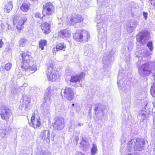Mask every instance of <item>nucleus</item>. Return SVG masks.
Here are the masks:
<instances>
[{
	"label": "nucleus",
	"mask_w": 155,
	"mask_h": 155,
	"mask_svg": "<svg viewBox=\"0 0 155 155\" xmlns=\"http://www.w3.org/2000/svg\"><path fill=\"white\" fill-rule=\"evenodd\" d=\"M124 74L120 71L118 76L117 84L121 93L127 95L130 94L131 89V83L130 81H127L125 84L124 82Z\"/></svg>",
	"instance_id": "obj_1"
},
{
	"label": "nucleus",
	"mask_w": 155,
	"mask_h": 155,
	"mask_svg": "<svg viewBox=\"0 0 155 155\" xmlns=\"http://www.w3.org/2000/svg\"><path fill=\"white\" fill-rule=\"evenodd\" d=\"M30 54V53L29 52L21 54L23 61L21 68L25 71L35 72L37 70V67L35 65H34L33 61H31Z\"/></svg>",
	"instance_id": "obj_2"
},
{
	"label": "nucleus",
	"mask_w": 155,
	"mask_h": 155,
	"mask_svg": "<svg viewBox=\"0 0 155 155\" xmlns=\"http://www.w3.org/2000/svg\"><path fill=\"white\" fill-rule=\"evenodd\" d=\"M145 144V142L143 139H133L128 143L127 148L129 151L134 150L140 151L143 149Z\"/></svg>",
	"instance_id": "obj_3"
},
{
	"label": "nucleus",
	"mask_w": 155,
	"mask_h": 155,
	"mask_svg": "<svg viewBox=\"0 0 155 155\" xmlns=\"http://www.w3.org/2000/svg\"><path fill=\"white\" fill-rule=\"evenodd\" d=\"M152 70H155V62L150 61L142 64L139 68V74L142 76L147 75L152 72Z\"/></svg>",
	"instance_id": "obj_4"
},
{
	"label": "nucleus",
	"mask_w": 155,
	"mask_h": 155,
	"mask_svg": "<svg viewBox=\"0 0 155 155\" xmlns=\"http://www.w3.org/2000/svg\"><path fill=\"white\" fill-rule=\"evenodd\" d=\"M46 73L47 79L49 81H54L60 77L58 71L51 64L48 65Z\"/></svg>",
	"instance_id": "obj_5"
},
{
	"label": "nucleus",
	"mask_w": 155,
	"mask_h": 155,
	"mask_svg": "<svg viewBox=\"0 0 155 155\" xmlns=\"http://www.w3.org/2000/svg\"><path fill=\"white\" fill-rule=\"evenodd\" d=\"M54 11V7L51 2H48L43 5L42 13L44 16L52 15Z\"/></svg>",
	"instance_id": "obj_6"
},
{
	"label": "nucleus",
	"mask_w": 155,
	"mask_h": 155,
	"mask_svg": "<svg viewBox=\"0 0 155 155\" xmlns=\"http://www.w3.org/2000/svg\"><path fill=\"white\" fill-rule=\"evenodd\" d=\"M150 37V33L147 31H143L139 33L137 36V40L138 42L143 45L146 44Z\"/></svg>",
	"instance_id": "obj_7"
},
{
	"label": "nucleus",
	"mask_w": 155,
	"mask_h": 155,
	"mask_svg": "<svg viewBox=\"0 0 155 155\" xmlns=\"http://www.w3.org/2000/svg\"><path fill=\"white\" fill-rule=\"evenodd\" d=\"M84 73L82 72L80 75L71 76L70 79L71 85L75 87L81 86L80 81L84 78Z\"/></svg>",
	"instance_id": "obj_8"
},
{
	"label": "nucleus",
	"mask_w": 155,
	"mask_h": 155,
	"mask_svg": "<svg viewBox=\"0 0 155 155\" xmlns=\"http://www.w3.org/2000/svg\"><path fill=\"white\" fill-rule=\"evenodd\" d=\"M18 18V16H15L13 18V24L14 25H16V28L17 29L21 30L23 28V25L27 20V18L25 16H23L20 20Z\"/></svg>",
	"instance_id": "obj_9"
},
{
	"label": "nucleus",
	"mask_w": 155,
	"mask_h": 155,
	"mask_svg": "<svg viewBox=\"0 0 155 155\" xmlns=\"http://www.w3.org/2000/svg\"><path fill=\"white\" fill-rule=\"evenodd\" d=\"M61 94L62 96H64L68 100L71 101L74 98V92L71 88L66 87L61 89Z\"/></svg>",
	"instance_id": "obj_10"
},
{
	"label": "nucleus",
	"mask_w": 155,
	"mask_h": 155,
	"mask_svg": "<svg viewBox=\"0 0 155 155\" xmlns=\"http://www.w3.org/2000/svg\"><path fill=\"white\" fill-rule=\"evenodd\" d=\"M31 99L27 96H24L22 97L21 101V104L19 108L21 110H27L29 109L30 105Z\"/></svg>",
	"instance_id": "obj_11"
},
{
	"label": "nucleus",
	"mask_w": 155,
	"mask_h": 155,
	"mask_svg": "<svg viewBox=\"0 0 155 155\" xmlns=\"http://www.w3.org/2000/svg\"><path fill=\"white\" fill-rule=\"evenodd\" d=\"M54 122L53 124V127L55 130H59L64 127V120L62 118L55 117L54 119Z\"/></svg>",
	"instance_id": "obj_12"
},
{
	"label": "nucleus",
	"mask_w": 155,
	"mask_h": 155,
	"mask_svg": "<svg viewBox=\"0 0 155 155\" xmlns=\"http://www.w3.org/2000/svg\"><path fill=\"white\" fill-rule=\"evenodd\" d=\"M41 124L40 117L37 114L33 113L31 118V121L29 123L30 126L36 128L40 127Z\"/></svg>",
	"instance_id": "obj_13"
},
{
	"label": "nucleus",
	"mask_w": 155,
	"mask_h": 155,
	"mask_svg": "<svg viewBox=\"0 0 155 155\" xmlns=\"http://www.w3.org/2000/svg\"><path fill=\"white\" fill-rule=\"evenodd\" d=\"M83 20V18L80 15H74L68 17L67 23L69 25H71L82 22Z\"/></svg>",
	"instance_id": "obj_14"
},
{
	"label": "nucleus",
	"mask_w": 155,
	"mask_h": 155,
	"mask_svg": "<svg viewBox=\"0 0 155 155\" xmlns=\"http://www.w3.org/2000/svg\"><path fill=\"white\" fill-rule=\"evenodd\" d=\"M101 21V22L98 21L97 22V28L99 29L98 36L99 38L102 39L107 37V32L103 28V21Z\"/></svg>",
	"instance_id": "obj_15"
},
{
	"label": "nucleus",
	"mask_w": 155,
	"mask_h": 155,
	"mask_svg": "<svg viewBox=\"0 0 155 155\" xmlns=\"http://www.w3.org/2000/svg\"><path fill=\"white\" fill-rule=\"evenodd\" d=\"M0 114L2 119L6 121L8 120L11 115L10 110L7 109H1Z\"/></svg>",
	"instance_id": "obj_16"
},
{
	"label": "nucleus",
	"mask_w": 155,
	"mask_h": 155,
	"mask_svg": "<svg viewBox=\"0 0 155 155\" xmlns=\"http://www.w3.org/2000/svg\"><path fill=\"white\" fill-rule=\"evenodd\" d=\"M51 87L50 86L47 88L44 96V101L45 102L47 103L48 104L51 102Z\"/></svg>",
	"instance_id": "obj_17"
},
{
	"label": "nucleus",
	"mask_w": 155,
	"mask_h": 155,
	"mask_svg": "<svg viewBox=\"0 0 155 155\" xmlns=\"http://www.w3.org/2000/svg\"><path fill=\"white\" fill-rule=\"evenodd\" d=\"M50 131L49 130H44L42 131L41 133L40 136L42 139L45 140L47 143H49L50 142Z\"/></svg>",
	"instance_id": "obj_18"
},
{
	"label": "nucleus",
	"mask_w": 155,
	"mask_h": 155,
	"mask_svg": "<svg viewBox=\"0 0 155 155\" xmlns=\"http://www.w3.org/2000/svg\"><path fill=\"white\" fill-rule=\"evenodd\" d=\"M138 25L137 21L135 20H132L130 24H128L126 27L127 31L130 33L133 32V30Z\"/></svg>",
	"instance_id": "obj_19"
},
{
	"label": "nucleus",
	"mask_w": 155,
	"mask_h": 155,
	"mask_svg": "<svg viewBox=\"0 0 155 155\" xmlns=\"http://www.w3.org/2000/svg\"><path fill=\"white\" fill-rule=\"evenodd\" d=\"M58 35L61 37L68 38L71 36V31L69 30L65 29L59 32Z\"/></svg>",
	"instance_id": "obj_20"
},
{
	"label": "nucleus",
	"mask_w": 155,
	"mask_h": 155,
	"mask_svg": "<svg viewBox=\"0 0 155 155\" xmlns=\"http://www.w3.org/2000/svg\"><path fill=\"white\" fill-rule=\"evenodd\" d=\"M13 7L12 1H8L5 4L4 8V11L7 13H8L12 10Z\"/></svg>",
	"instance_id": "obj_21"
},
{
	"label": "nucleus",
	"mask_w": 155,
	"mask_h": 155,
	"mask_svg": "<svg viewBox=\"0 0 155 155\" xmlns=\"http://www.w3.org/2000/svg\"><path fill=\"white\" fill-rule=\"evenodd\" d=\"M41 28L45 34H48L50 31V25L48 23H45L41 25Z\"/></svg>",
	"instance_id": "obj_22"
},
{
	"label": "nucleus",
	"mask_w": 155,
	"mask_h": 155,
	"mask_svg": "<svg viewBox=\"0 0 155 155\" xmlns=\"http://www.w3.org/2000/svg\"><path fill=\"white\" fill-rule=\"evenodd\" d=\"M90 35L89 32L86 31H81V38L82 41H87L89 40Z\"/></svg>",
	"instance_id": "obj_23"
},
{
	"label": "nucleus",
	"mask_w": 155,
	"mask_h": 155,
	"mask_svg": "<svg viewBox=\"0 0 155 155\" xmlns=\"http://www.w3.org/2000/svg\"><path fill=\"white\" fill-rule=\"evenodd\" d=\"M30 4L28 2H26L23 3L20 8L21 10L23 12H27L30 8Z\"/></svg>",
	"instance_id": "obj_24"
},
{
	"label": "nucleus",
	"mask_w": 155,
	"mask_h": 155,
	"mask_svg": "<svg viewBox=\"0 0 155 155\" xmlns=\"http://www.w3.org/2000/svg\"><path fill=\"white\" fill-rule=\"evenodd\" d=\"M73 38L75 40L78 41H82L81 38V31H78L73 35Z\"/></svg>",
	"instance_id": "obj_25"
},
{
	"label": "nucleus",
	"mask_w": 155,
	"mask_h": 155,
	"mask_svg": "<svg viewBox=\"0 0 155 155\" xmlns=\"http://www.w3.org/2000/svg\"><path fill=\"white\" fill-rule=\"evenodd\" d=\"M111 56H108V57L104 56L103 58V62L104 64V66L106 67L108 64H110V61L111 60Z\"/></svg>",
	"instance_id": "obj_26"
},
{
	"label": "nucleus",
	"mask_w": 155,
	"mask_h": 155,
	"mask_svg": "<svg viewBox=\"0 0 155 155\" xmlns=\"http://www.w3.org/2000/svg\"><path fill=\"white\" fill-rule=\"evenodd\" d=\"M47 45V41L45 40H42L39 41V47L41 50H43L44 47Z\"/></svg>",
	"instance_id": "obj_27"
},
{
	"label": "nucleus",
	"mask_w": 155,
	"mask_h": 155,
	"mask_svg": "<svg viewBox=\"0 0 155 155\" xmlns=\"http://www.w3.org/2000/svg\"><path fill=\"white\" fill-rule=\"evenodd\" d=\"M91 51V46L89 45L85 47L84 52L86 55L87 56L90 55Z\"/></svg>",
	"instance_id": "obj_28"
},
{
	"label": "nucleus",
	"mask_w": 155,
	"mask_h": 155,
	"mask_svg": "<svg viewBox=\"0 0 155 155\" xmlns=\"http://www.w3.org/2000/svg\"><path fill=\"white\" fill-rule=\"evenodd\" d=\"M147 47L148 48L149 50L153 51V45L152 42L151 41L147 42Z\"/></svg>",
	"instance_id": "obj_29"
},
{
	"label": "nucleus",
	"mask_w": 155,
	"mask_h": 155,
	"mask_svg": "<svg viewBox=\"0 0 155 155\" xmlns=\"http://www.w3.org/2000/svg\"><path fill=\"white\" fill-rule=\"evenodd\" d=\"M27 41L26 39L24 38H21L19 40V44L21 47H24L27 44Z\"/></svg>",
	"instance_id": "obj_30"
},
{
	"label": "nucleus",
	"mask_w": 155,
	"mask_h": 155,
	"mask_svg": "<svg viewBox=\"0 0 155 155\" xmlns=\"http://www.w3.org/2000/svg\"><path fill=\"white\" fill-rule=\"evenodd\" d=\"M66 48V45L64 43H59L56 46V49L58 50H61Z\"/></svg>",
	"instance_id": "obj_31"
},
{
	"label": "nucleus",
	"mask_w": 155,
	"mask_h": 155,
	"mask_svg": "<svg viewBox=\"0 0 155 155\" xmlns=\"http://www.w3.org/2000/svg\"><path fill=\"white\" fill-rule=\"evenodd\" d=\"M139 116L141 117V119L143 120L147 117V113L146 111L141 110L139 111Z\"/></svg>",
	"instance_id": "obj_32"
},
{
	"label": "nucleus",
	"mask_w": 155,
	"mask_h": 155,
	"mask_svg": "<svg viewBox=\"0 0 155 155\" xmlns=\"http://www.w3.org/2000/svg\"><path fill=\"white\" fill-rule=\"evenodd\" d=\"M97 150V146L94 144L91 150V153L92 155H94Z\"/></svg>",
	"instance_id": "obj_33"
},
{
	"label": "nucleus",
	"mask_w": 155,
	"mask_h": 155,
	"mask_svg": "<svg viewBox=\"0 0 155 155\" xmlns=\"http://www.w3.org/2000/svg\"><path fill=\"white\" fill-rule=\"evenodd\" d=\"M80 132L78 131H76L74 134V142L76 144H77L79 140L78 136L79 135Z\"/></svg>",
	"instance_id": "obj_34"
},
{
	"label": "nucleus",
	"mask_w": 155,
	"mask_h": 155,
	"mask_svg": "<svg viewBox=\"0 0 155 155\" xmlns=\"http://www.w3.org/2000/svg\"><path fill=\"white\" fill-rule=\"evenodd\" d=\"M6 129H2L0 130V138H3L6 135Z\"/></svg>",
	"instance_id": "obj_35"
},
{
	"label": "nucleus",
	"mask_w": 155,
	"mask_h": 155,
	"mask_svg": "<svg viewBox=\"0 0 155 155\" xmlns=\"http://www.w3.org/2000/svg\"><path fill=\"white\" fill-rule=\"evenodd\" d=\"M151 94L153 97H155V83L152 86L150 90Z\"/></svg>",
	"instance_id": "obj_36"
},
{
	"label": "nucleus",
	"mask_w": 155,
	"mask_h": 155,
	"mask_svg": "<svg viewBox=\"0 0 155 155\" xmlns=\"http://www.w3.org/2000/svg\"><path fill=\"white\" fill-rule=\"evenodd\" d=\"M49 107H48L47 109L45 108L44 109L43 113L45 116H48L49 114Z\"/></svg>",
	"instance_id": "obj_37"
},
{
	"label": "nucleus",
	"mask_w": 155,
	"mask_h": 155,
	"mask_svg": "<svg viewBox=\"0 0 155 155\" xmlns=\"http://www.w3.org/2000/svg\"><path fill=\"white\" fill-rule=\"evenodd\" d=\"M12 66V64L10 63H8L6 64L5 66V68L7 71H9Z\"/></svg>",
	"instance_id": "obj_38"
},
{
	"label": "nucleus",
	"mask_w": 155,
	"mask_h": 155,
	"mask_svg": "<svg viewBox=\"0 0 155 155\" xmlns=\"http://www.w3.org/2000/svg\"><path fill=\"white\" fill-rule=\"evenodd\" d=\"M153 52V51H151L150 50H145L144 52V53L145 55V56L146 57H149L152 55Z\"/></svg>",
	"instance_id": "obj_39"
},
{
	"label": "nucleus",
	"mask_w": 155,
	"mask_h": 155,
	"mask_svg": "<svg viewBox=\"0 0 155 155\" xmlns=\"http://www.w3.org/2000/svg\"><path fill=\"white\" fill-rule=\"evenodd\" d=\"M127 136L126 135H123L121 137V143H124L126 142V141L127 140Z\"/></svg>",
	"instance_id": "obj_40"
},
{
	"label": "nucleus",
	"mask_w": 155,
	"mask_h": 155,
	"mask_svg": "<svg viewBox=\"0 0 155 155\" xmlns=\"http://www.w3.org/2000/svg\"><path fill=\"white\" fill-rule=\"evenodd\" d=\"M18 91V88H13L12 90V93L13 94H16Z\"/></svg>",
	"instance_id": "obj_41"
},
{
	"label": "nucleus",
	"mask_w": 155,
	"mask_h": 155,
	"mask_svg": "<svg viewBox=\"0 0 155 155\" xmlns=\"http://www.w3.org/2000/svg\"><path fill=\"white\" fill-rule=\"evenodd\" d=\"M34 15L35 17L37 18H39L40 19H41V17L40 13L38 12H35L34 13Z\"/></svg>",
	"instance_id": "obj_42"
},
{
	"label": "nucleus",
	"mask_w": 155,
	"mask_h": 155,
	"mask_svg": "<svg viewBox=\"0 0 155 155\" xmlns=\"http://www.w3.org/2000/svg\"><path fill=\"white\" fill-rule=\"evenodd\" d=\"M148 13L147 12H143V18L145 20H147V17H148Z\"/></svg>",
	"instance_id": "obj_43"
},
{
	"label": "nucleus",
	"mask_w": 155,
	"mask_h": 155,
	"mask_svg": "<svg viewBox=\"0 0 155 155\" xmlns=\"http://www.w3.org/2000/svg\"><path fill=\"white\" fill-rule=\"evenodd\" d=\"M126 56H127V57L126 58V59L127 61H128L129 60H130V54L129 53H127L126 54Z\"/></svg>",
	"instance_id": "obj_44"
},
{
	"label": "nucleus",
	"mask_w": 155,
	"mask_h": 155,
	"mask_svg": "<svg viewBox=\"0 0 155 155\" xmlns=\"http://www.w3.org/2000/svg\"><path fill=\"white\" fill-rule=\"evenodd\" d=\"M99 106L98 105H96L95 106L94 108V111H95V113L96 114H97V111H99Z\"/></svg>",
	"instance_id": "obj_45"
},
{
	"label": "nucleus",
	"mask_w": 155,
	"mask_h": 155,
	"mask_svg": "<svg viewBox=\"0 0 155 155\" xmlns=\"http://www.w3.org/2000/svg\"><path fill=\"white\" fill-rule=\"evenodd\" d=\"M75 155H85L84 153L80 152H77L75 153Z\"/></svg>",
	"instance_id": "obj_46"
},
{
	"label": "nucleus",
	"mask_w": 155,
	"mask_h": 155,
	"mask_svg": "<svg viewBox=\"0 0 155 155\" xmlns=\"http://www.w3.org/2000/svg\"><path fill=\"white\" fill-rule=\"evenodd\" d=\"M58 49H56V48H54L52 49V52L53 53H55L57 51H58Z\"/></svg>",
	"instance_id": "obj_47"
},
{
	"label": "nucleus",
	"mask_w": 155,
	"mask_h": 155,
	"mask_svg": "<svg viewBox=\"0 0 155 155\" xmlns=\"http://www.w3.org/2000/svg\"><path fill=\"white\" fill-rule=\"evenodd\" d=\"M4 25L3 23L1 22H0V28H4Z\"/></svg>",
	"instance_id": "obj_48"
},
{
	"label": "nucleus",
	"mask_w": 155,
	"mask_h": 155,
	"mask_svg": "<svg viewBox=\"0 0 155 155\" xmlns=\"http://www.w3.org/2000/svg\"><path fill=\"white\" fill-rule=\"evenodd\" d=\"M3 44V43L2 41V40L0 39V48H1Z\"/></svg>",
	"instance_id": "obj_49"
},
{
	"label": "nucleus",
	"mask_w": 155,
	"mask_h": 155,
	"mask_svg": "<svg viewBox=\"0 0 155 155\" xmlns=\"http://www.w3.org/2000/svg\"><path fill=\"white\" fill-rule=\"evenodd\" d=\"M83 125V124H81V123H78L77 124V125L76 127H80L81 126H82Z\"/></svg>",
	"instance_id": "obj_50"
},
{
	"label": "nucleus",
	"mask_w": 155,
	"mask_h": 155,
	"mask_svg": "<svg viewBox=\"0 0 155 155\" xmlns=\"http://www.w3.org/2000/svg\"><path fill=\"white\" fill-rule=\"evenodd\" d=\"M133 155H140L139 154L137 153H131Z\"/></svg>",
	"instance_id": "obj_51"
},
{
	"label": "nucleus",
	"mask_w": 155,
	"mask_h": 155,
	"mask_svg": "<svg viewBox=\"0 0 155 155\" xmlns=\"http://www.w3.org/2000/svg\"><path fill=\"white\" fill-rule=\"evenodd\" d=\"M27 84H24L22 87H26L27 86Z\"/></svg>",
	"instance_id": "obj_52"
},
{
	"label": "nucleus",
	"mask_w": 155,
	"mask_h": 155,
	"mask_svg": "<svg viewBox=\"0 0 155 155\" xmlns=\"http://www.w3.org/2000/svg\"><path fill=\"white\" fill-rule=\"evenodd\" d=\"M68 69H66V72L67 73H69V72H68Z\"/></svg>",
	"instance_id": "obj_53"
},
{
	"label": "nucleus",
	"mask_w": 155,
	"mask_h": 155,
	"mask_svg": "<svg viewBox=\"0 0 155 155\" xmlns=\"http://www.w3.org/2000/svg\"><path fill=\"white\" fill-rule=\"evenodd\" d=\"M58 19L61 20V18H59V17H58Z\"/></svg>",
	"instance_id": "obj_54"
},
{
	"label": "nucleus",
	"mask_w": 155,
	"mask_h": 155,
	"mask_svg": "<svg viewBox=\"0 0 155 155\" xmlns=\"http://www.w3.org/2000/svg\"><path fill=\"white\" fill-rule=\"evenodd\" d=\"M127 155H133L131 153H129V154H127Z\"/></svg>",
	"instance_id": "obj_55"
},
{
	"label": "nucleus",
	"mask_w": 155,
	"mask_h": 155,
	"mask_svg": "<svg viewBox=\"0 0 155 155\" xmlns=\"http://www.w3.org/2000/svg\"><path fill=\"white\" fill-rule=\"evenodd\" d=\"M92 108V107H90V110H91V109Z\"/></svg>",
	"instance_id": "obj_56"
},
{
	"label": "nucleus",
	"mask_w": 155,
	"mask_h": 155,
	"mask_svg": "<svg viewBox=\"0 0 155 155\" xmlns=\"http://www.w3.org/2000/svg\"><path fill=\"white\" fill-rule=\"evenodd\" d=\"M72 105L73 106V107H74V104H72Z\"/></svg>",
	"instance_id": "obj_57"
}]
</instances>
